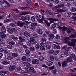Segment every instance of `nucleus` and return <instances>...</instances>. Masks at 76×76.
Returning <instances> with one entry per match:
<instances>
[{"mask_svg": "<svg viewBox=\"0 0 76 76\" xmlns=\"http://www.w3.org/2000/svg\"><path fill=\"white\" fill-rule=\"evenodd\" d=\"M23 64L25 66H27L26 67H31V66H32L31 64L26 62H24Z\"/></svg>", "mask_w": 76, "mask_h": 76, "instance_id": "1a4fd4ad", "label": "nucleus"}, {"mask_svg": "<svg viewBox=\"0 0 76 76\" xmlns=\"http://www.w3.org/2000/svg\"><path fill=\"white\" fill-rule=\"evenodd\" d=\"M57 26H58L57 27V28L58 29H62V27H61L60 26H61V23L60 22H58L57 23Z\"/></svg>", "mask_w": 76, "mask_h": 76, "instance_id": "b1692460", "label": "nucleus"}, {"mask_svg": "<svg viewBox=\"0 0 76 76\" xmlns=\"http://www.w3.org/2000/svg\"><path fill=\"white\" fill-rule=\"evenodd\" d=\"M49 38L48 39L49 41H52L53 38H54V35L52 34H50L49 35Z\"/></svg>", "mask_w": 76, "mask_h": 76, "instance_id": "9d476101", "label": "nucleus"}, {"mask_svg": "<svg viewBox=\"0 0 76 76\" xmlns=\"http://www.w3.org/2000/svg\"><path fill=\"white\" fill-rule=\"evenodd\" d=\"M39 59L40 61H43L44 60V57L42 56H40L39 58Z\"/></svg>", "mask_w": 76, "mask_h": 76, "instance_id": "7c9ffc66", "label": "nucleus"}, {"mask_svg": "<svg viewBox=\"0 0 76 76\" xmlns=\"http://www.w3.org/2000/svg\"><path fill=\"white\" fill-rule=\"evenodd\" d=\"M8 48H9L10 49H12L13 48V47L12 45H9L7 46Z\"/></svg>", "mask_w": 76, "mask_h": 76, "instance_id": "13d9d810", "label": "nucleus"}, {"mask_svg": "<svg viewBox=\"0 0 76 76\" xmlns=\"http://www.w3.org/2000/svg\"><path fill=\"white\" fill-rule=\"evenodd\" d=\"M51 42H48L47 43L46 47L48 49H50L51 48Z\"/></svg>", "mask_w": 76, "mask_h": 76, "instance_id": "f3484780", "label": "nucleus"}, {"mask_svg": "<svg viewBox=\"0 0 76 76\" xmlns=\"http://www.w3.org/2000/svg\"><path fill=\"white\" fill-rule=\"evenodd\" d=\"M0 36L2 38H5L6 37V35L4 34L2 32H1L0 33Z\"/></svg>", "mask_w": 76, "mask_h": 76, "instance_id": "4be33fe9", "label": "nucleus"}, {"mask_svg": "<svg viewBox=\"0 0 76 76\" xmlns=\"http://www.w3.org/2000/svg\"><path fill=\"white\" fill-rule=\"evenodd\" d=\"M52 72L53 73V74L56 75V74H57V71L56 70H53L52 71Z\"/></svg>", "mask_w": 76, "mask_h": 76, "instance_id": "58836bf2", "label": "nucleus"}, {"mask_svg": "<svg viewBox=\"0 0 76 76\" xmlns=\"http://www.w3.org/2000/svg\"><path fill=\"white\" fill-rule=\"evenodd\" d=\"M30 29H32V30H33L34 31V30H35V27L33 26H32L30 28Z\"/></svg>", "mask_w": 76, "mask_h": 76, "instance_id": "680f3d73", "label": "nucleus"}, {"mask_svg": "<svg viewBox=\"0 0 76 76\" xmlns=\"http://www.w3.org/2000/svg\"><path fill=\"white\" fill-rule=\"evenodd\" d=\"M19 39L20 40H21V42H25V40L23 39H22V37H20Z\"/></svg>", "mask_w": 76, "mask_h": 76, "instance_id": "72a5a7b5", "label": "nucleus"}, {"mask_svg": "<svg viewBox=\"0 0 76 76\" xmlns=\"http://www.w3.org/2000/svg\"><path fill=\"white\" fill-rule=\"evenodd\" d=\"M64 42L65 43L68 44L69 46H74L75 45V42H76V39H72V42H70L69 41H67V39H69V38L68 37H65L64 38Z\"/></svg>", "mask_w": 76, "mask_h": 76, "instance_id": "f257e3e1", "label": "nucleus"}, {"mask_svg": "<svg viewBox=\"0 0 76 76\" xmlns=\"http://www.w3.org/2000/svg\"><path fill=\"white\" fill-rule=\"evenodd\" d=\"M68 50L67 49H66L64 51V54L65 55H67L68 54V51H70V49L71 48H68Z\"/></svg>", "mask_w": 76, "mask_h": 76, "instance_id": "ddd939ff", "label": "nucleus"}, {"mask_svg": "<svg viewBox=\"0 0 76 76\" xmlns=\"http://www.w3.org/2000/svg\"><path fill=\"white\" fill-rule=\"evenodd\" d=\"M15 23L18 26H20V28H22L23 26V25L25 24V23H21V21H18L17 22H15Z\"/></svg>", "mask_w": 76, "mask_h": 76, "instance_id": "39448f33", "label": "nucleus"}, {"mask_svg": "<svg viewBox=\"0 0 76 76\" xmlns=\"http://www.w3.org/2000/svg\"><path fill=\"white\" fill-rule=\"evenodd\" d=\"M56 24L55 23H54L52 25L51 27V29H53L56 28Z\"/></svg>", "mask_w": 76, "mask_h": 76, "instance_id": "c756f323", "label": "nucleus"}, {"mask_svg": "<svg viewBox=\"0 0 76 76\" xmlns=\"http://www.w3.org/2000/svg\"><path fill=\"white\" fill-rule=\"evenodd\" d=\"M64 15L65 16H67V17H70L72 16L71 13L69 12L65 13Z\"/></svg>", "mask_w": 76, "mask_h": 76, "instance_id": "aec40b11", "label": "nucleus"}, {"mask_svg": "<svg viewBox=\"0 0 76 76\" xmlns=\"http://www.w3.org/2000/svg\"><path fill=\"white\" fill-rule=\"evenodd\" d=\"M53 33L56 34V33H57V31L56 29H54L53 31Z\"/></svg>", "mask_w": 76, "mask_h": 76, "instance_id": "69168bd1", "label": "nucleus"}, {"mask_svg": "<svg viewBox=\"0 0 76 76\" xmlns=\"http://www.w3.org/2000/svg\"><path fill=\"white\" fill-rule=\"evenodd\" d=\"M48 20H50V23H48V21L47 20H45V23H46L47 26H50V25L51 23H54V21H57V20L53 18H48Z\"/></svg>", "mask_w": 76, "mask_h": 76, "instance_id": "f03ea898", "label": "nucleus"}, {"mask_svg": "<svg viewBox=\"0 0 76 76\" xmlns=\"http://www.w3.org/2000/svg\"><path fill=\"white\" fill-rule=\"evenodd\" d=\"M22 60L23 61H26V57L24 56L23 57H22Z\"/></svg>", "mask_w": 76, "mask_h": 76, "instance_id": "8fccbe9b", "label": "nucleus"}, {"mask_svg": "<svg viewBox=\"0 0 76 76\" xmlns=\"http://www.w3.org/2000/svg\"><path fill=\"white\" fill-rule=\"evenodd\" d=\"M31 26H37V23H33L31 24Z\"/></svg>", "mask_w": 76, "mask_h": 76, "instance_id": "e433bc0d", "label": "nucleus"}, {"mask_svg": "<svg viewBox=\"0 0 76 76\" xmlns=\"http://www.w3.org/2000/svg\"><path fill=\"white\" fill-rule=\"evenodd\" d=\"M30 49L31 51H34V47H31L30 48Z\"/></svg>", "mask_w": 76, "mask_h": 76, "instance_id": "0e129e2a", "label": "nucleus"}, {"mask_svg": "<svg viewBox=\"0 0 76 76\" xmlns=\"http://www.w3.org/2000/svg\"><path fill=\"white\" fill-rule=\"evenodd\" d=\"M66 10H63L62 9H58L57 10L56 12H58V13H63V12H64L66 11Z\"/></svg>", "mask_w": 76, "mask_h": 76, "instance_id": "2eb2a0df", "label": "nucleus"}, {"mask_svg": "<svg viewBox=\"0 0 76 76\" xmlns=\"http://www.w3.org/2000/svg\"><path fill=\"white\" fill-rule=\"evenodd\" d=\"M39 44L38 43H37L36 44L35 46V48L36 49H39Z\"/></svg>", "mask_w": 76, "mask_h": 76, "instance_id": "c03bdc74", "label": "nucleus"}, {"mask_svg": "<svg viewBox=\"0 0 76 76\" xmlns=\"http://www.w3.org/2000/svg\"><path fill=\"white\" fill-rule=\"evenodd\" d=\"M13 20L12 19H11V20H8V19H7L5 20V22H10V20Z\"/></svg>", "mask_w": 76, "mask_h": 76, "instance_id": "052dcab7", "label": "nucleus"}, {"mask_svg": "<svg viewBox=\"0 0 76 76\" xmlns=\"http://www.w3.org/2000/svg\"><path fill=\"white\" fill-rule=\"evenodd\" d=\"M7 59L9 60H13V58L11 56H8L7 57Z\"/></svg>", "mask_w": 76, "mask_h": 76, "instance_id": "f704fd0d", "label": "nucleus"}, {"mask_svg": "<svg viewBox=\"0 0 76 76\" xmlns=\"http://www.w3.org/2000/svg\"><path fill=\"white\" fill-rule=\"evenodd\" d=\"M24 35L26 36L27 37H31V35L28 32L26 31L24 32Z\"/></svg>", "mask_w": 76, "mask_h": 76, "instance_id": "6ab92c4d", "label": "nucleus"}, {"mask_svg": "<svg viewBox=\"0 0 76 76\" xmlns=\"http://www.w3.org/2000/svg\"><path fill=\"white\" fill-rule=\"evenodd\" d=\"M26 19L27 20L29 21L30 20V17L29 15H26Z\"/></svg>", "mask_w": 76, "mask_h": 76, "instance_id": "4c0bfd02", "label": "nucleus"}, {"mask_svg": "<svg viewBox=\"0 0 76 76\" xmlns=\"http://www.w3.org/2000/svg\"><path fill=\"white\" fill-rule=\"evenodd\" d=\"M47 65L48 66H52L53 64V62L51 61H49L47 63Z\"/></svg>", "mask_w": 76, "mask_h": 76, "instance_id": "412c9836", "label": "nucleus"}, {"mask_svg": "<svg viewBox=\"0 0 76 76\" xmlns=\"http://www.w3.org/2000/svg\"><path fill=\"white\" fill-rule=\"evenodd\" d=\"M15 28H12V29L10 28H8L7 29V31L10 34H13V31H15Z\"/></svg>", "mask_w": 76, "mask_h": 76, "instance_id": "9b49d317", "label": "nucleus"}, {"mask_svg": "<svg viewBox=\"0 0 76 76\" xmlns=\"http://www.w3.org/2000/svg\"><path fill=\"white\" fill-rule=\"evenodd\" d=\"M70 37L71 38H76V33H75V36L73 34H72L70 36Z\"/></svg>", "mask_w": 76, "mask_h": 76, "instance_id": "a18cd8bd", "label": "nucleus"}, {"mask_svg": "<svg viewBox=\"0 0 76 76\" xmlns=\"http://www.w3.org/2000/svg\"><path fill=\"white\" fill-rule=\"evenodd\" d=\"M25 52L26 53V56H29V53H30V51L28 50V49H26L25 50Z\"/></svg>", "mask_w": 76, "mask_h": 76, "instance_id": "4468645a", "label": "nucleus"}, {"mask_svg": "<svg viewBox=\"0 0 76 76\" xmlns=\"http://www.w3.org/2000/svg\"><path fill=\"white\" fill-rule=\"evenodd\" d=\"M16 69V66L15 65H12L9 67L10 71H13Z\"/></svg>", "mask_w": 76, "mask_h": 76, "instance_id": "6e6552de", "label": "nucleus"}, {"mask_svg": "<svg viewBox=\"0 0 76 76\" xmlns=\"http://www.w3.org/2000/svg\"><path fill=\"white\" fill-rule=\"evenodd\" d=\"M0 75L4 76V75H5L4 72L0 71Z\"/></svg>", "mask_w": 76, "mask_h": 76, "instance_id": "79ce46f5", "label": "nucleus"}, {"mask_svg": "<svg viewBox=\"0 0 76 76\" xmlns=\"http://www.w3.org/2000/svg\"><path fill=\"white\" fill-rule=\"evenodd\" d=\"M47 39L45 38H42L41 39L42 42L43 44H46Z\"/></svg>", "mask_w": 76, "mask_h": 76, "instance_id": "dca6fc26", "label": "nucleus"}, {"mask_svg": "<svg viewBox=\"0 0 76 76\" xmlns=\"http://www.w3.org/2000/svg\"><path fill=\"white\" fill-rule=\"evenodd\" d=\"M52 47L53 48H54V49H56V48H57V46L55 44L53 45Z\"/></svg>", "mask_w": 76, "mask_h": 76, "instance_id": "6e6d98bb", "label": "nucleus"}, {"mask_svg": "<svg viewBox=\"0 0 76 76\" xmlns=\"http://www.w3.org/2000/svg\"><path fill=\"white\" fill-rule=\"evenodd\" d=\"M10 45H13L15 44V42H14L11 41L10 42Z\"/></svg>", "mask_w": 76, "mask_h": 76, "instance_id": "37998d69", "label": "nucleus"}, {"mask_svg": "<svg viewBox=\"0 0 76 76\" xmlns=\"http://www.w3.org/2000/svg\"><path fill=\"white\" fill-rule=\"evenodd\" d=\"M2 64L3 65H4V66H6L9 64V63L6 61H3L2 62Z\"/></svg>", "mask_w": 76, "mask_h": 76, "instance_id": "bb28decb", "label": "nucleus"}, {"mask_svg": "<svg viewBox=\"0 0 76 76\" xmlns=\"http://www.w3.org/2000/svg\"><path fill=\"white\" fill-rule=\"evenodd\" d=\"M50 60L51 61H53L54 60V57L53 56H50Z\"/></svg>", "mask_w": 76, "mask_h": 76, "instance_id": "5fc2aeb1", "label": "nucleus"}, {"mask_svg": "<svg viewBox=\"0 0 76 76\" xmlns=\"http://www.w3.org/2000/svg\"><path fill=\"white\" fill-rule=\"evenodd\" d=\"M36 16L37 18H38V19H40V18H41V15H39L38 14L37 15H36Z\"/></svg>", "mask_w": 76, "mask_h": 76, "instance_id": "de8ad7c7", "label": "nucleus"}, {"mask_svg": "<svg viewBox=\"0 0 76 76\" xmlns=\"http://www.w3.org/2000/svg\"><path fill=\"white\" fill-rule=\"evenodd\" d=\"M69 29H71V30H73V29H71L69 27L67 28L65 27H63L62 28V29L64 31H66H66H67L68 33V34L69 33H70V30Z\"/></svg>", "mask_w": 76, "mask_h": 76, "instance_id": "0eeeda50", "label": "nucleus"}, {"mask_svg": "<svg viewBox=\"0 0 76 76\" xmlns=\"http://www.w3.org/2000/svg\"><path fill=\"white\" fill-rule=\"evenodd\" d=\"M45 44L42 43V44H40V47H44L45 46V45H44Z\"/></svg>", "mask_w": 76, "mask_h": 76, "instance_id": "e2e57ef3", "label": "nucleus"}, {"mask_svg": "<svg viewBox=\"0 0 76 76\" xmlns=\"http://www.w3.org/2000/svg\"><path fill=\"white\" fill-rule=\"evenodd\" d=\"M76 8L75 7L72 8L71 9V11L72 12H76Z\"/></svg>", "mask_w": 76, "mask_h": 76, "instance_id": "473e14b6", "label": "nucleus"}, {"mask_svg": "<svg viewBox=\"0 0 76 76\" xmlns=\"http://www.w3.org/2000/svg\"><path fill=\"white\" fill-rule=\"evenodd\" d=\"M32 63L35 64H36L37 65H38L39 64V61L38 60V59H34L32 61Z\"/></svg>", "mask_w": 76, "mask_h": 76, "instance_id": "423d86ee", "label": "nucleus"}, {"mask_svg": "<svg viewBox=\"0 0 76 76\" xmlns=\"http://www.w3.org/2000/svg\"><path fill=\"white\" fill-rule=\"evenodd\" d=\"M73 61L72 58L70 57H68L67 58V60L66 61V62L68 63V62H72Z\"/></svg>", "mask_w": 76, "mask_h": 76, "instance_id": "5701e85b", "label": "nucleus"}, {"mask_svg": "<svg viewBox=\"0 0 76 76\" xmlns=\"http://www.w3.org/2000/svg\"><path fill=\"white\" fill-rule=\"evenodd\" d=\"M62 65L63 67H65L66 66H67V64L66 62L65 61H64L63 62Z\"/></svg>", "mask_w": 76, "mask_h": 76, "instance_id": "a878e982", "label": "nucleus"}, {"mask_svg": "<svg viewBox=\"0 0 76 76\" xmlns=\"http://www.w3.org/2000/svg\"><path fill=\"white\" fill-rule=\"evenodd\" d=\"M1 31L4 32V33H6V28L4 27H1Z\"/></svg>", "mask_w": 76, "mask_h": 76, "instance_id": "393cba45", "label": "nucleus"}, {"mask_svg": "<svg viewBox=\"0 0 76 76\" xmlns=\"http://www.w3.org/2000/svg\"><path fill=\"white\" fill-rule=\"evenodd\" d=\"M31 20L32 22H35V17L34 16H33L31 17Z\"/></svg>", "mask_w": 76, "mask_h": 76, "instance_id": "603ef678", "label": "nucleus"}, {"mask_svg": "<svg viewBox=\"0 0 76 76\" xmlns=\"http://www.w3.org/2000/svg\"><path fill=\"white\" fill-rule=\"evenodd\" d=\"M26 14L25 12H23L21 13V14L19 15L18 17H21V15H26Z\"/></svg>", "mask_w": 76, "mask_h": 76, "instance_id": "ea45409f", "label": "nucleus"}, {"mask_svg": "<svg viewBox=\"0 0 76 76\" xmlns=\"http://www.w3.org/2000/svg\"><path fill=\"white\" fill-rule=\"evenodd\" d=\"M21 19H22L23 20H25L26 19V17H25L22 16L21 17Z\"/></svg>", "mask_w": 76, "mask_h": 76, "instance_id": "774afa93", "label": "nucleus"}, {"mask_svg": "<svg viewBox=\"0 0 76 76\" xmlns=\"http://www.w3.org/2000/svg\"><path fill=\"white\" fill-rule=\"evenodd\" d=\"M59 53H60V50H58L54 52L53 54H55V55H57V54H58Z\"/></svg>", "mask_w": 76, "mask_h": 76, "instance_id": "c9c22d12", "label": "nucleus"}, {"mask_svg": "<svg viewBox=\"0 0 76 76\" xmlns=\"http://www.w3.org/2000/svg\"><path fill=\"white\" fill-rule=\"evenodd\" d=\"M38 32L40 34H42V30H39L38 31Z\"/></svg>", "mask_w": 76, "mask_h": 76, "instance_id": "bf43d9fd", "label": "nucleus"}, {"mask_svg": "<svg viewBox=\"0 0 76 76\" xmlns=\"http://www.w3.org/2000/svg\"><path fill=\"white\" fill-rule=\"evenodd\" d=\"M11 37L12 39H15V40H18V38L15 36L12 35Z\"/></svg>", "mask_w": 76, "mask_h": 76, "instance_id": "cd10ccee", "label": "nucleus"}, {"mask_svg": "<svg viewBox=\"0 0 76 76\" xmlns=\"http://www.w3.org/2000/svg\"><path fill=\"white\" fill-rule=\"evenodd\" d=\"M64 7V5H59L58 6H55L53 7V9L54 10H56L57 8H61V7Z\"/></svg>", "mask_w": 76, "mask_h": 76, "instance_id": "f8f14e48", "label": "nucleus"}, {"mask_svg": "<svg viewBox=\"0 0 76 76\" xmlns=\"http://www.w3.org/2000/svg\"><path fill=\"white\" fill-rule=\"evenodd\" d=\"M22 68L21 67H20L19 66L16 69V70L17 71H19L20 70H21Z\"/></svg>", "mask_w": 76, "mask_h": 76, "instance_id": "a19ab883", "label": "nucleus"}, {"mask_svg": "<svg viewBox=\"0 0 76 76\" xmlns=\"http://www.w3.org/2000/svg\"><path fill=\"white\" fill-rule=\"evenodd\" d=\"M30 41H28V40H27V44L29 46H31V44H34L36 42V41H35V39L34 37H31L30 38Z\"/></svg>", "mask_w": 76, "mask_h": 76, "instance_id": "7ed1b4c3", "label": "nucleus"}, {"mask_svg": "<svg viewBox=\"0 0 76 76\" xmlns=\"http://www.w3.org/2000/svg\"><path fill=\"white\" fill-rule=\"evenodd\" d=\"M44 19H45V18H44V17L42 16L41 20L38 19L37 20V21L38 22H39V23H43V20Z\"/></svg>", "mask_w": 76, "mask_h": 76, "instance_id": "a211bd4d", "label": "nucleus"}, {"mask_svg": "<svg viewBox=\"0 0 76 76\" xmlns=\"http://www.w3.org/2000/svg\"><path fill=\"white\" fill-rule=\"evenodd\" d=\"M54 50H52L49 51V54H54Z\"/></svg>", "mask_w": 76, "mask_h": 76, "instance_id": "09e8293b", "label": "nucleus"}, {"mask_svg": "<svg viewBox=\"0 0 76 76\" xmlns=\"http://www.w3.org/2000/svg\"><path fill=\"white\" fill-rule=\"evenodd\" d=\"M56 39H60V36L58 35H57L56 36Z\"/></svg>", "mask_w": 76, "mask_h": 76, "instance_id": "4d7b16f0", "label": "nucleus"}, {"mask_svg": "<svg viewBox=\"0 0 76 76\" xmlns=\"http://www.w3.org/2000/svg\"><path fill=\"white\" fill-rule=\"evenodd\" d=\"M18 54L17 53H12V56L14 57H18Z\"/></svg>", "mask_w": 76, "mask_h": 76, "instance_id": "2f4dec72", "label": "nucleus"}, {"mask_svg": "<svg viewBox=\"0 0 76 76\" xmlns=\"http://www.w3.org/2000/svg\"><path fill=\"white\" fill-rule=\"evenodd\" d=\"M29 8H30V7H22L21 8V9H22V10H26V9H28Z\"/></svg>", "mask_w": 76, "mask_h": 76, "instance_id": "49530a36", "label": "nucleus"}, {"mask_svg": "<svg viewBox=\"0 0 76 76\" xmlns=\"http://www.w3.org/2000/svg\"><path fill=\"white\" fill-rule=\"evenodd\" d=\"M45 33L47 35H49V34H50V32L48 30H46L45 31Z\"/></svg>", "mask_w": 76, "mask_h": 76, "instance_id": "864d4df0", "label": "nucleus"}, {"mask_svg": "<svg viewBox=\"0 0 76 76\" xmlns=\"http://www.w3.org/2000/svg\"><path fill=\"white\" fill-rule=\"evenodd\" d=\"M25 70L26 72H32V73H36V71L33 68H30V67H26L25 69Z\"/></svg>", "mask_w": 76, "mask_h": 76, "instance_id": "20e7f679", "label": "nucleus"}, {"mask_svg": "<svg viewBox=\"0 0 76 76\" xmlns=\"http://www.w3.org/2000/svg\"><path fill=\"white\" fill-rule=\"evenodd\" d=\"M22 50V48H19L18 50V51L19 52H21Z\"/></svg>", "mask_w": 76, "mask_h": 76, "instance_id": "338daca9", "label": "nucleus"}, {"mask_svg": "<svg viewBox=\"0 0 76 76\" xmlns=\"http://www.w3.org/2000/svg\"><path fill=\"white\" fill-rule=\"evenodd\" d=\"M70 58H74L75 57V55L74 54H71L70 55Z\"/></svg>", "mask_w": 76, "mask_h": 76, "instance_id": "3c124183", "label": "nucleus"}, {"mask_svg": "<svg viewBox=\"0 0 76 76\" xmlns=\"http://www.w3.org/2000/svg\"><path fill=\"white\" fill-rule=\"evenodd\" d=\"M21 73L22 74H23V75H28V72H26L24 71L23 70H21Z\"/></svg>", "mask_w": 76, "mask_h": 76, "instance_id": "c85d7f7f", "label": "nucleus"}]
</instances>
